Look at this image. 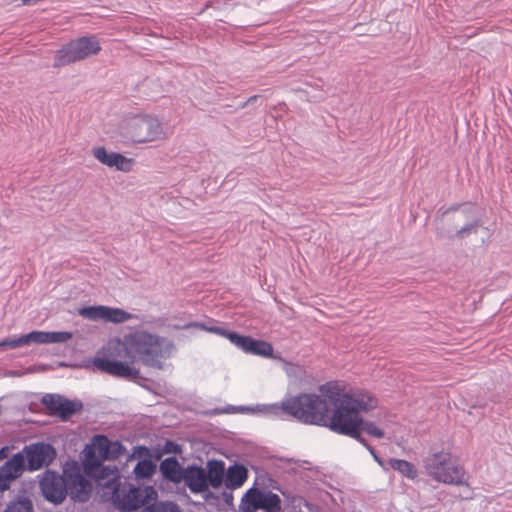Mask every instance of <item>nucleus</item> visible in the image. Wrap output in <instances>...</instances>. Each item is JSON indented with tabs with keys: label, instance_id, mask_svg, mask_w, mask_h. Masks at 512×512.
Returning <instances> with one entry per match:
<instances>
[{
	"label": "nucleus",
	"instance_id": "nucleus-38",
	"mask_svg": "<svg viewBox=\"0 0 512 512\" xmlns=\"http://www.w3.org/2000/svg\"><path fill=\"white\" fill-rule=\"evenodd\" d=\"M13 447L5 445L0 448V462L10 459Z\"/></svg>",
	"mask_w": 512,
	"mask_h": 512
},
{
	"label": "nucleus",
	"instance_id": "nucleus-20",
	"mask_svg": "<svg viewBox=\"0 0 512 512\" xmlns=\"http://www.w3.org/2000/svg\"><path fill=\"white\" fill-rule=\"evenodd\" d=\"M160 472L170 482L179 484L183 480L184 468L181 467L176 457H168L160 463Z\"/></svg>",
	"mask_w": 512,
	"mask_h": 512
},
{
	"label": "nucleus",
	"instance_id": "nucleus-9",
	"mask_svg": "<svg viewBox=\"0 0 512 512\" xmlns=\"http://www.w3.org/2000/svg\"><path fill=\"white\" fill-rule=\"evenodd\" d=\"M214 414L221 413H248L260 414L267 418L284 420V398L280 402L270 404H256L251 406L227 405L224 408H216Z\"/></svg>",
	"mask_w": 512,
	"mask_h": 512
},
{
	"label": "nucleus",
	"instance_id": "nucleus-22",
	"mask_svg": "<svg viewBox=\"0 0 512 512\" xmlns=\"http://www.w3.org/2000/svg\"><path fill=\"white\" fill-rule=\"evenodd\" d=\"M225 467L224 462L221 460H211L208 462V471L205 470L207 486L211 485L213 488H218L225 484Z\"/></svg>",
	"mask_w": 512,
	"mask_h": 512
},
{
	"label": "nucleus",
	"instance_id": "nucleus-18",
	"mask_svg": "<svg viewBox=\"0 0 512 512\" xmlns=\"http://www.w3.org/2000/svg\"><path fill=\"white\" fill-rule=\"evenodd\" d=\"M92 439L93 445L105 461L115 460L126 451L125 446L120 441H111L105 435H95Z\"/></svg>",
	"mask_w": 512,
	"mask_h": 512
},
{
	"label": "nucleus",
	"instance_id": "nucleus-36",
	"mask_svg": "<svg viewBox=\"0 0 512 512\" xmlns=\"http://www.w3.org/2000/svg\"><path fill=\"white\" fill-rule=\"evenodd\" d=\"M164 453L167 454H179L181 453L182 449L181 446L172 440H166L163 446Z\"/></svg>",
	"mask_w": 512,
	"mask_h": 512
},
{
	"label": "nucleus",
	"instance_id": "nucleus-19",
	"mask_svg": "<svg viewBox=\"0 0 512 512\" xmlns=\"http://www.w3.org/2000/svg\"><path fill=\"white\" fill-rule=\"evenodd\" d=\"M192 493H203L208 490L205 469L195 464L184 468L183 480Z\"/></svg>",
	"mask_w": 512,
	"mask_h": 512
},
{
	"label": "nucleus",
	"instance_id": "nucleus-21",
	"mask_svg": "<svg viewBox=\"0 0 512 512\" xmlns=\"http://www.w3.org/2000/svg\"><path fill=\"white\" fill-rule=\"evenodd\" d=\"M248 477V470L241 464L229 466L225 475V487L229 490L240 488Z\"/></svg>",
	"mask_w": 512,
	"mask_h": 512
},
{
	"label": "nucleus",
	"instance_id": "nucleus-28",
	"mask_svg": "<svg viewBox=\"0 0 512 512\" xmlns=\"http://www.w3.org/2000/svg\"><path fill=\"white\" fill-rule=\"evenodd\" d=\"M389 466L391 469L399 472L407 479L414 480L418 477V470L414 464L404 459L390 458Z\"/></svg>",
	"mask_w": 512,
	"mask_h": 512
},
{
	"label": "nucleus",
	"instance_id": "nucleus-8",
	"mask_svg": "<svg viewBox=\"0 0 512 512\" xmlns=\"http://www.w3.org/2000/svg\"><path fill=\"white\" fill-rule=\"evenodd\" d=\"M19 453L24 455L26 470L30 472L49 466L57 455L54 446L46 442H36L25 445Z\"/></svg>",
	"mask_w": 512,
	"mask_h": 512
},
{
	"label": "nucleus",
	"instance_id": "nucleus-25",
	"mask_svg": "<svg viewBox=\"0 0 512 512\" xmlns=\"http://www.w3.org/2000/svg\"><path fill=\"white\" fill-rule=\"evenodd\" d=\"M95 475H88L89 478L95 479L96 481H105L102 483V487L105 490V485L113 483H119L121 481L118 469L115 465H104L103 462L95 470Z\"/></svg>",
	"mask_w": 512,
	"mask_h": 512
},
{
	"label": "nucleus",
	"instance_id": "nucleus-30",
	"mask_svg": "<svg viewBox=\"0 0 512 512\" xmlns=\"http://www.w3.org/2000/svg\"><path fill=\"white\" fill-rule=\"evenodd\" d=\"M142 512H182V510L173 501H157L156 498L147 503Z\"/></svg>",
	"mask_w": 512,
	"mask_h": 512
},
{
	"label": "nucleus",
	"instance_id": "nucleus-3",
	"mask_svg": "<svg viewBox=\"0 0 512 512\" xmlns=\"http://www.w3.org/2000/svg\"><path fill=\"white\" fill-rule=\"evenodd\" d=\"M190 328H196L227 338L233 345H235L246 354L261 356L265 358H273L274 349L271 343L261 339L252 338L248 335H241L235 331L226 329L224 326L207 325L197 321H191L181 326H176V329L185 330Z\"/></svg>",
	"mask_w": 512,
	"mask_h": 512
},
{
	"label": "nucleus",
	"instance_id": "nucleus-16",
	"mask_svg": "<svg viewBox=\"0 0 512 512\" xmlns=\"http://www.w3.org/2000/svg\"><path fill=\"white\" fill-rule=\"evenodd\" d=\"M92 155L100 163L115 168L118 171L129 172L132 169L133 159L127 158L117 152H108L105 147L98 146L92 149Z\"/></svg>",
	"mask_w": 512,
	"mask_h": 512
},
{
	"label": "nucleus",
	"instance_id": "nucleus-34",
	"mask_svg": "<svg viewBox=\"0 0 512 512\" xmlns=\"http://www.w3.org/2000/svg\"><path fill=\"white\" fill-rule=\"evenodd\" d=\"M61 397L62 396L58 394L47 393L41 398V403L49 411V415H55L58 403L61 401Z\"/></svg>",
	"mask_w": 512,
	"mask_h": 512
},
{
	"label": "nucleus",
	"instance_id": "nucleus-2",
	"mask_svg": "<svg viewBox=\"0 0 512 512\" xmlns=\"http://www.w3.org/2000/svg\"><path fill=\"white\" fill-rule=\"evenodd\" d=\"M175 350L174 343L165 338L146 331H136L125 336L124 341L109 343L106 351L109 355L121 356L124 352L130 362L135 359L141 361L145 366L162 369L163 360L171 357Z\"/></svg>",
	"mask_w": 512,
	"mask_h": 512
},
{
	"label": "nucleus",
	"instance_id": "nucleus-12",
	"mask_svg": "<svg viewBox=\"0 0 512 512\" xmlns=\"http://www.w3.org/2000/svg\"><path fill=\"white\" fill-rule=\"evenodd\" d=\"M107 347L104 348L105 357H95L93 360L94 366L100 370L101 372H105L112 376L122 377V378H132L138 375L139 370L135 367L131 366L129 363L122 362L119 360L111 359V355L106 351ZM115 355L113 357H118L117 352H114ZM120 357H123L121 354ZM127 356L124 355V358Z\"/></svg>",
	"mask_w": 512,
	"mask_h": 512
},
{
	"label": "nucleus",
	"instance_id": "nucleus-4",
	"mask_svg": "<svg viewBox=\"0 0 512 512\" xmlns=\"http://www.w3.org/2000/svg\"><path fill=\"white\" fill-rule=\"evenodd\" d=\"M105 493H111L114 506L122 512L144 509L147 503L158 497L154 487H136L127 481L105 485Z\"/></svg>",
	"mask_w": 512,
	"mask_h": 512
},
{
	"label": "nucleus",
	"instance_id": "nucleus-23",
	"mask_svg": "<svg viewBox=\"0 0 512 512\" xmlns=\"http://www.w3.org/2000/svg\"><path fill=\"white\" fill-rule=\"evenodd\" d=\"M83 454V472L86 476L95 475L94 473L96 468L105 460L99 455L96 447L93 445V440L91 441V444L85 446Z\"/></svg>",
	"mask_w": 512,
	"mask_h": 512
},
{
	"label": "nucleus",
	"instance_id": "nucleus-17",
	"mask_svg": "<svg viewBox=\"0 0 512 512\" xmlns=\"http://www.w3.org/2000/svg\"><path fill=\"white\" fill-rule=\"evenodd\" d=\"M378 406L377 397L364 389H354V435L356 436L357 425L361 423V413H367Z\"/></svg>",
	"mask_w": 512,
	"mask_h": 512
},
{
	"label": "nucleus",
	"instance_id": "nucleus-14",
	"mask_svg": "<svg viewBox=\"0 0 512 512\" xmlns=\"http://www.w3.org/2000/svg\"><path fill=\"white\" fill-rule=\"evenodd\" d=\"M60 475L63 476L66 490L70 492L72 497H79L88 486V481L83 476L81 467L76 461L66 463L63 467V473Z\"/></svg>",
	"mask_w": 512,
	"mask_h": 512
},
{
	"label": "nucleus",
	"instance_id": "nucleus-40",
	"mask_svg": "<svg viewBox=\"0 0 512 512\" xmlns=\"http://www.w3.org/2000/svg\"><path fill=\"white\" fill-rule=\"evenodd\" d=\"M223 497H224V501L227 503V504H232L233 502V495H232V492H223Z\"/></svg>",
	"mask_w": 512,
	"mask_h": 512
},
{
	"label": "nucleus",
	"instance_id": "nucleus-26",
	"mask_svg": "<svg viewBox=\"0 0 512 512\" xmlns=\"http://www.w3.org/2000/svg\"><path fill=\"white\" fill-rule=\"evenodd\" d=\"M361 423L357 425V432L356 437L354 436V440L361 443L362 445L369 444L366 440V438L363 436V433H366L367 435L374 437V438H382L384 436V431L377 427L374 422L365 420L361 416Z\"/></svg>",
	"mask_w": 512,
	"mask_h": 512
},
{
	"label": "nucleus",
	"instance_id": "nucleus-31",
	"mask_svg": "<svg viewBox=\"0 0 512 512\" xmlns=\"http://www.w3.org/2000/svg\"><path fill=\"white\" fill-rule=\"evenodd\" d=\"M261 509L264 510L263 512H280V497L271 491L263 492Z\"/></svg>",
	"mask_w": 512,
	"mask_h": 512
},
{
	"label": "nucleus",
	"instance_id": "nucleus-27",
	"mask_svg": "<svg viewBox=\"0 0 512 512\" xmlns=\"http://www.w3.org/2000/svg\"><path fill=\"white\" fill-rule=\"evenodd\" d=\"M4 512H34L32 500L22 491L8 502Z\"/></svg>",
	"mask_w": 512,
	"mask_h": 512
},
{
	"label": "nucleus",
	"instance_id": "nucleus-5",
	"mask_svg": "<svg viewBox=\"0 0 512 512\" xmlns=\"http://www.w3.org/2000/svg\"><path fill=\"white\" fill-rule=\"evenodd\" d=\"M426 474L433 480L452 485H467L464 468L452 460L449 452H435L423 459Z\"/></svg>",
	"mask_w": 512,
	"mask_h": 512
},
{
	"label": "nucleus",
	"instance_id": "nucleus-29",
	"mask_svg": "<svg viewBox=\"0 0 512 512\" xmlns=\"http://www.w3.org/2000/svg\"><path fill=\"white\" fill-rule=\"evenodd\" d=\"M82 407V402L69 400L62 396L55 415L59 416L62 420H68L76 412L80 411Z\"/></svg>",
	"mask_w": 512,
	"mask_h": 512
},
{
	"label": "nucleus",
	"instance_id": "nucleus-15",
	"mask_svg": "<svg viewBox=\"0 0 512 512\" xmlns=\"http://www.w3.org/2000/svg\"><path fill=\"white\" fill-rule=\"evenodd\" d=\"M138 459L136 463L133 473L135 474L136 479H148L150 478L155 470L156 464L152 460L151 451L148 447L144 445H138L133 448V452L128 456V460Z\"/></svg>",
	"mask_w": 512,
	"mask_h": 512
},
{
	"label": "nucleus",
	"instance_id": "nucleus-7",
	"mask_svg": "<svg viewBox=\"0 0 512 512\" xmlns=\"http://www.w3.org/2000/svg\"><path fill=\"white\" fill-rule=\"evenodd\" d=\"M101 50L100 43L95 36H82L71 40L54 57V67H62L83 60Z\"/></svg>",
	"mask_w": 512,
	"mask_h": 512
},
{
	"label": "nucleus",
	"instance_id": "nucleus-33",
	"mask_svg": "<svg viewBox=\"0 0 512 512\" xmlns=\"http://www.w3.org/2000/svg\"><path fill=\"white\" fill-rule=\"evenodd\" d=\"M21 346L29 345L31 343L44 344V331L34 330L27 334L19 336Z\"/></svg>",
	"mask_w": 512,
	"mask_h": 512
},
{
	"label": "nucleus",
	"instance_id": "nucleus-24",
	"mask_svg": "<svg viewBox=\"0 0 512 512\" xmlns=\"http://www.w3.org/2000/svg\"><path fill=\"white\" fill-rule=\"evenodd\" d=\"M263 491L257 488L248 489L241 499L240 512H255L261 509Z\"/></svg>",
	"mask_w": 512,
	"mask_h": 512
},
{
	"label": "nucleus",
	"instance_id": "nucleus-6",
	"mask_svg": "<svg viewBox=\"0 0 512 512\" xmlns=\"http://www.w3.org/2000/svg\"><path fill=\"white\" fill-rule=\"evenodd\" d=\"M123 135L134 143L159 140L164 132L158 118L144 114L127 118L121 125Z\"/></svg>",
	"mask_w": 512,
	"mask_h": 512
},
{
	"label": "nucleus",
	"instance_id": "nucleus-13",
	"mask_svg": "<svg viewBox=\"0 0 512 512\" xmlns=\"http://www.w3.org/2000/svg\"><path fill=\"white\" fill-rule=\"evenodd\" d=\"M26 470V462L22 453L13 454L0 466V493L11 488L12 483L20 478Z\"/></svg>",
	"mask_w": 512,
	"mask_h": 512
},
{
	"label": "nucleus",
	"instance_id": "nucleus-35",
	"mask_svg": "<svg viewBox=\"0 0 512 512\" xmlns=\"http://www.w3.org/2000/svg\"><path fill=\"white\" fill-rule=\"evenodd\" d=\"M480 226V220L476 219L470 223L465 224L461 229H459L455 236L459 239L467 238L472 233H477V229Z\"/></svg>",
	"mask_w": 512,
	"mask_h": 512
},
{
	"label": "nucleus",
	"instance_id": "nucleus-37",
	"mask_svg": "<svg viewBox=\"0 0 512 512\" xmlns=\"http://www.w3.org/2000/svg\"><path fill=\"white\" fill-rule=\"evenodd\" d=\"M19 342V337L13 339H3L0 341V348H10L15 349L21 346Z\"/></svg>",
	"mask_w": 512,
	"mask_h": 512
},
{
	"label": "nucleus",
	"instance_id": "nucleus-10",
	"mask_svg": "<svg viewBox=\"0 0 512 512\" xmlns=\"http://www.w3.org/2000/svg\"><path fill=\"white\" fill-rule=\"evenodd\" d=\"M40 489L44 499L56 505L62 503L68 494L63 476L53 470L43 473Z\"/></svg>",
	"mask_w": 512,
	"mask_h": 512
},
{
	"label": "nucleus",
	"instance_id": "nucleus-42",
	"mask_svg": "<svg viewBox=\"0 0 512 512\" xmlns=\"http://www.w3.org/2000/svg\"><path fill=\"white\" fill-rule=\"evenodd\" d=\"M458 208H459V205H458V204H457V205H453V206H451L447 211H448V212H449V211H456Z\"/></svg>",
	"mask_w": 512,
	"mask_h": 512
},
{
	"label": "nucleus",
	"instance_id": "nucleus-43",
	"mask_svg": "<svg viewBox=\"0 0 512 512\" xmlns=\"http://www.w3.org/2000/svg\"><path fill=\"white\" fill-rule=\"evenodd\" d=\"M20 1H21V3H22L23 5H28V3L26 2V0H20Z\"/></svg>",
	"mask_w": 512,
	"mask_h": 512
},
{
	"label": "nucleus",
	"instance_id": "nucleus-11",
	"mask_svg": "<svg viewBox=\"0 0 512 512\" xmlns=\"http://www.w3.org/2000/svg\"><path fill=\"white\" fill-rule=\"evenodd\" d=\"M79 314L91 321L101 319L114 324L124 323L134 318V315L124 309L103 305L83 307L79 310Z\"/></svg>",
	"mask_w": 512,
	"mask_h": 512
},
{
	"label": "nucleus",
	"instance_id": "nucleus-39",
	"mask_svg": "<svg viewBox=\"0 0 512 512\" xmlns=\"http://www.w3.org/2000/svg\"><path fill=\"white\" fill-rule=\"evenodd\" d=\"M369 452L370 454L373 456V459L380 465V466H384V461L383 459L377 454V452L375 451V449L370 445V444H367V445H363Z\"/></svg>",
	"mask_w": 512,
	"mask_h": 512
},
{
	"label": "nucleus",
	"instance_id": "nucleus-32",
	"mask_svg": "<svg viewBox=\"0 0 512 512\" xmlns=\"http://www.w3.org/2000/svg\"><path fill=\"white\" fill-rule=\"evenodd\" d=\"M72 337L67 331H44V344L64 343Z\"/></svg>",
	"mask_w": 512,
	"mask_h": 512
},
{
	"label": "nucleus",
	"instance_id": "nucleus-1",
	"mask_svg": "<svg viewBox=\"0 0 512 512\" xmlns=\"http://www.w3.org/2000/svg\"><path fill=\"white\" fill-rule=\"evenodd\" d=\"M316 393H299L284 398V421L329 428L352 437V394L337 382H327Z\"/></svg>",
	"mask_w": 512,
	"mask_h": 512
},
{
	"label": "nucleus",
	"instance_id": "nucleus-41",
	"mask_svg": "<svg viewBox=\"0 0 512 512\" xmlns=\"http://www.w3.org/2000/svg\"><path fill=\"white\" fill-rule=\"evenodd\" d=\"M258 95H253L251 97L248 98V100L244 103L243 107L248 105V104H252L254 101H256L258 99Z\"/></svg>",
	"mask_w": 512,
	"mask_h": 512
}]
</instances>
